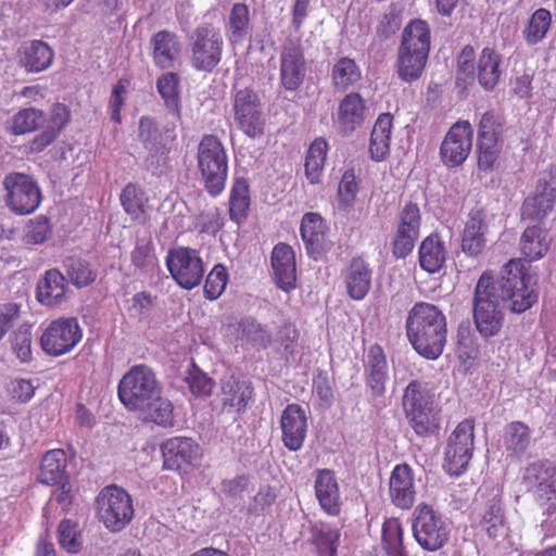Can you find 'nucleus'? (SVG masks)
<instances>
[{"instance_id":"nucleus-1","label":"nucleus","mask_w":556,"mask_h":556,"mask_svg":"<svg viewBox=\"0 0 556 556\" xmlns=\"http://www.w3.org/2000/svg\"><path fill=\"white\" fill-rule=\"evenodd\" d=\"M531 280L519 258H511L503 266L497 281L490 271L480 276L475 289L473 321L483 338L494 337L502 329L504 315L500 302H508L509 309L518 314L533 306L538 293Z\"/></svg>"},{"instance_id":"nucleus-2","label":"nucleus","mask_w":556,"mask_h":556,"mask_svg":"<svg viewBox=\"0 0 556 556\" xmlns=\"http://www.w3.org/2000/svg\"><path fill=\"white\" fill-rule=\"evenodd\" d=\"M117 393L127 409L141 413L144 419L162 427L174 425L173 404L162 397V388L148 366L129 369L121 379Z\"/></svg>"},{"instance_id":"nucleus-3","label":"nucleus","mask_w":556,"mask_h":556,"mask_svg":"<svg viewBox=\"0 0 556 556\" xmlns=\"http://www.w3.org/2000/svg\"><path fill=\"white\" fill-rule=\"evenodd\" d=\"M406 336L414 350L427 359H438L447 341V320L434 304L417 302L408 311Z\"/></svg>"},{"instance_id":"nucleus-4","label":"nucleus","mask_w":556,"mask_h":556,"mask_svg":"<svg viewBox=\"0 0 556 556\" xmlns=\"http://www.w3.org/2000/svg\"><path fill=\"white\" fill-rule=\"evenodd\" d=\"M402 404L405 417L418 437L427 438L439 433V410L421 382L413 380L407 384Z\"/></svg>"},{"instance_id":"nucleus-5","label":"nucleus","mask_w":556,"mask_h":556,"mask_svg":"<svg viewBox=\"0 0 556 556\" xmlns=\"http://www.w3.org/2000/svg\"><path fill=\"white\" fill-rule=\"evenodd\" d=\"M198 167L205 190L212 195H219L226 185L228 159L220 140L212 135L204 136L198 147Z\"/></svg>"},{"instance_id":"nucleus-6","label":"nucleus","mask_w":556,"mask_h":556,"mask_svg":"<svg viewBox=\"0 0 556 556\" xmlns=\"http://www.w3.org/2000/svg\"><path fill=\"white\" fill-rule=\"evenodd\" d=\"M526 490L533 495L543 514H556V464L540 459L528 464L521 476Z\"/></svg>"},{"instance_id":"nucleus-7","label":"nucleus","mask_w":556,"mask_h":556,"mask_svg":"<svg viewBox=\"0 0 556 556\" xmlns=\"http://www.w3.org/2000/svg\"><path fill=\"white\" fill-rule=\"evenodd\" d=\"M232 101L233 116L238 127L251 138L262 136L268 114L260 96L250 87H240L239 84H235Z\"/></svg>"},{"instance_id":"nucleus-8","label":"nucleus","mask_w":556,"mask_h":556,"mask_svg":"<svg viewBox=\"0 0 556 556\" xmlns=\"http://www.w3.org/2000/svg\"><path fill=\"white\" fill-rule=\"evenodd\" d=\"M412 531L419 546L428 552H437L447 544L451 529L442 515L431 505L419 504L413 514Z\"/></svg>"},{"instance_id":"nucleus-9","label":"nucleus","mask_w":556,"mask_h":556,"mask_svg":"<svg viewBox=\"0 0 556 556\" xmlns=\"http://www.w3.org/2000/svg\"><path fill=\"white\" fill-rule=\"evenodd\" d=\"M97 503L100 520L112 532L123 530L134 517L131 496L115 484L105 486L99 493Z\"/></svg>"},{"instance_id":"nucleus-10","label":"nucleus","mask_w":556,"mask_h":556,"mask_svg":"<svg viewBox=\"0 0 556 556\" xmlns=\"http://www.w3.org/2000/svg\"><path fill=\"white\" fill-rule=\"evenodd\" d=\"M190 62L197 71L212 72L220 62L224 39L218 28L202 25L190 37Z\"/></svg>"},{"instance_id":"nucleus-11","label":"nucleus","mask_w":556,"mask_h":556,"mask_svg":"<svg viewBox=\"0 0 556 556\" xmlns=\"http://www.w3.org/2000/svg\"><path fill=\"white\" fill-rule=\"evenodd\" d=\"M5 204L20 215L35 212L41 202V192L33 177L22 173H10L3 181Z\"/></svg>"},{"instance_id":"nucleus-12","label":"nucleus","mask_w":556,"mask_h":556,"mask_svg":"<svg viewBox=\"0 0 556 556\" xmlns=\"http://www.w3.org/2000/svg\"><path fill=\"white\" fill-rule=\"evenodd\" d=\"M475 422L471 419L460 421L447 440L444 453V468L451 476H460L467 470L472 457Z\"/></svg>"},{"instance_id":"nucleus-13","label":"nucleus","mask_w":556,"mask_h":556,"mask_svg":"<svg viewBox=\"0 0 556 556\" xmlns=\"http://www.w3.org/2000/svg\"><path fill=\"white\" fill-rule=\"evenodd\" d=\"M166 265L173 279L187 290L199 286L205 271L199 251L187 247L170 250Z\"/></svg>"},{"instance_id":"nucleus-14","label":"nucleus","mask_w":556,"mask_h":556,"mask_svg":"<svg viewBox=\"0 0 556 556\" xmlns=\"http://www.w3.org/2000/svg\"><path fill=\"white\" fill-rule=\"evenodd\" d=\"M556 201V173L545 169L540 174L535 192L525 199L521 206L523 220H542L553 210Z\"/></svg>"},{"instance_id":"nucleus-15","label":"nucleus","mask_w":556,"mask_h":556,"mask_svg":"<svg viewBox=\"0 0 556 556\" xmlns=\"http://www.w3.org/2000/svg\"><path fill=\"white\" fill-rule=\"evenodd\" d=\"M81 329L76 318L53 320L40 338L42 350L52 356H60L72 351L81 339Z\"/></svg>"},{"instance_id":"nucleus-16","label":"nucleus","mask_w":556,"mask_h":556,"mask_svg":"<svg viewBox=\"0 0 556 556\" xmlns=\"http://www.w3.org/2000/svg\"><path fill=\"white\" fill-rule=\"evenodd\" d=\"M473 129L468 121H458L451 126L441 146L440 157L447 167L460 166L472 148Z\"/></svg>"},{"instance_id":"nucleus-17","label":"nucleus","mask_w":556,"mask_h":556,"mask_svg":"<svg viewBox=\"0 0 556 556\" xmlns=\"http://www.w3.org/2000/svg\"><path fill=\"white\" fill-rule=\"evenodd\" d=\"M420 210L416 203L405 204L399 215V224L392 241V253L396 258L408 256L419 237Z\"/></svg>"},{"instance_id":"nucleus-18","label":"nucleus","mask_w":556,"mask_h":556,"mask_svg":"<svg viewBox=\"0 0 556 556\" xmlns=\"http://www.w3.org/2000/svg\"><path fill=\"white\" fill-rule=\"evenodd\" d=\"M164 468L182 470L193 466L201 457L199 444L190 438L175 437L165 441L162 446Z\"/></svg>"},{"instance_id":"nucleus-19","label":"nucleus","mask_w":556,"mask_h":556,"mask_svg":"<svg viewBox=\"0 0 556 556\" xmlns=\"http://www.w3.org/2000/svg\"><path fill=\"white\" fill-rule=\"evenodd\" d=\"M389 496L396 508L408 510L414 506L416 482L414 470L408 464H397L391 471Z\"/></svg>"},{"instance_id":"nucleus-20","label":"nucleus","mask_w":556,"mask_h":556,"mask_svg":"<svg viewBox=\"0 0 556 556\" xmlns=\"http://www.w3.org/2000/svg\"><path fill=\"white\" fill-rule=\"evenodd\" d=\"M300 231L308 255L314 260L321 258L327 249L326 220L318 213H306L302 218Z\"/></svg>"},{"instance_id":"nucleus-21","label":"nucleus","mask_w":556,"mask_h":556,"mask_svg":"<svg viewBox=\"0 0 556 556\" xmlns=\"http://www.w3.org/2000/svg\"><path fill=\"white\" fill-rule=\"evenodd\" d=\"M280 428L285 445L291 451L300 450L307 428L303 408L298 404L288 405L280 417Z\"/></svg>"},{"instance_id":"nucleus-22","label":"nucleus","mask_w":556,"mask_h":556,"mask_svg":"<svg viewBox=\"0 0 556 556\" xmlns=\"http://www.w3.org/2000/svg\"><path fill=\"white\" fill-rule=\"evenodd\" d=\"M365 381L372 396H382L388 381V363L382 346L375 343L369 346L365 363Z\"/></svg>"},{"instance_id":"nucleus-23","label":"nucleus","mask_w":556,"mask_h":556,"mask_svg":"<svg viewBox=\"0 0 556 556\" xmlns=\"http://www.w3.org/2000/svg\"><path fill=\"white\" fill-rule=\"evenodd\" d=\"M220 402L229 413L243 412L252 399L251 386L235 375L225 376L220 380Z\"/></svg>"},{"instance_id":"nucleus-24","label":"nucleus","mask_w":556,"mask_h":556,"mask_svg":"<svg viewBox=\"0 0 556 556\" xmlns=\"http://www.w3.org/2000/svg\"><path fill=\"white\" fill-rule=\"evenodd\" d=\"M372 270L362 257H353L344 273V283L349 296L355 301L363 300L371 288Z\"/></svg>"},{"instance_id":"nucleus-25","label":"nucleus","mask_w":556,"mask_h":556,"mask_svg":"<svg viewBox=\"0 0 556 556\" xmlns=\"http://www.w3.org/2000/svg\"><path fill=\"white\" fill-rule=\"evenodd\" d=\"M151 55L154 64L162 68H172L181 51L178 36L169 30H160L151 37Z\"/></svg>"},{"instance_id":"nucleus-26","label":"nucleus","mask_w":556,"mask_h":556,"mask_svg":"<svg viewBox=\"0 0 556 556\" xmlns=\"http://www.w3.org/2000/svg\"><path fill=\"white\" fill-rule=\"evenodd\" d=\"M503 58L493 47H484L477 60L475 74L478 83L485 91H492L498 85L503 71Z\"/></svg>"},{"instance_id":"nucleus-27","label":"nucleus","mask_w":556,"mask_h":556,"mask_svg":"<svg viewBox=\"0 0 556 556\" xmlns=\"http://www.w3.org/2000/svg\"><path fill=\"white\" fill-rule=\"evenodd\" d=\"M315 493L320 507L331 516L341 510L340 490L334 472L330 469H320L315 478Z\"/></svg>"},{"instance_id":"nucleus-28","label":"nucleus","mask_w":556,"mask_h":556,"mask_svg":"<svg viewBox=\"0 0 556 556\" xmlns=\"http://www.w3.org/2000/svg\"><path fill=\"white\" fill-rule=\"evenodd\" d=\"M365 110V100L359 93H349L341 100L338 108V125L343 135H351L363 125Z\"/></svg>"},{"instance_id":"nucleus-29","label":"nucleus","mask_w":556,"mask_h":556,"mask_svg":"<svg viewBox=\"0 0 556 556\" xmlns=\"http://www.w3.org/2000/svg\"><path fill=\"white\" fill-rule=\"evenodd\" d=\"M486 229L484 213L481 210L471 211L462 237V249L466 254L477 256L482 253L486 242Z\"/></svg>"},{"instance_id":"nucleus-30","label":"nucleus","mask_w":556,"mask_h":556,"mask_svg":"<svg viewBox=\"0 0 556 556\" xmlns=\"http://www.w3.org/2000/svg\"><path fill=\"white\" fill-rule=\"evenodd\" d=\"M393 115L381 113L372 127L369 139V155L375 162H382L390 155Z\"/></svg>"},{"instance_id":"nucleus-31","label":"nucleus","mask_w":556,"mask_h":556,"mask_svg":"<svg viewBox=\"0 0 556 556\" xmlns=\"http://www.w3.org/2000/svg\"><path fill=\"white\" fill-rule=\"evenodd\" d=\"M531 444V429L523 421L508 422L503 432V445L506 457L518 462L526 454Z\"/></svg>"},{"instance_id":"nucleus-32","label":"nucleus","mask_w":556,"mask_h":556,"mask_svg":"<svg viewBox=\"0 0 556 556\" xmlns=\"http://www.w3.org/2000/svg\"><path fill=\"white\" fill-rule=\"evenodd\" d=\"M446 247L438 233H430L420 243L418 250L419 266L428 274L442 269L446 261Z\"/></svg>"},{"instance_id":"nucleus-33","label":"nucleus","mask_w":556,"mask_h":556,"mask_svg":"<svg viewBox=\"0 0 556 556\" xmlns=\"http://www.w3.org/2000/svg\"><path fill=\"white\" fill-rule=\"evenodd\" d=\"M305 75L304 55L300 48L287 50L280 63V81L288 90L298 89Z\"/></svg>"},{"instance_id":"nucleus-34","label":"nucleus","mask_w":556,"mask_h":556,"mask_svg":"<svg viewBox=\"0 0 556 556\" xmlns=\"http://www.w3.org/2000/svg\"><path fill=\"white\" fill-rule=\"evenodd\" d=\"M67 457L63 450L54 448L45 453L41 459L38 480L43 484L62 483L68 480L66 475Z\"/></svg>"},{"instance_id":"nucleus-35","label":"nucleus","mask_w":556,"mask_h":556,"mask_svg":"<svg viewBox=\"0 0 556 556\" xmlns=\"http://www.w3.org/2000/svg\"><path fill=\"white\" fill-rule=\"evenodd\" d=\"M546 231L539 225L529 226L520 237V253L528 262L542 258L549 250Z\"/></svg>"},{"instance_id":"nucleus-36","label":"nucleus","mask_w":556,"mask_h":556,"mask_svg":"<svg viewBox=\"0 0 556 556\" xmlns=\"http://www.w3.org/2000/svg\"><path fill=\"white\" fill-rule=\"evenodd\" d=\"M66 285L64 276L56 269H50L37 286V299L45 305H56L65 300Z\"/></svg>"},{"instance_id":"nucleus-37","label":"nucleus","mask_w":556,"mask_h":556,"mask_svg":"<svg viewBox=\"0 0 556 556\" xmlns=\"http://www.w3.org/2000/svg\"><path fill=\"white\" fill-rule=\"evenodd\" d=\"M429 53L412 51L399 48L396 72L399 77L406 83L417 80L425 70Z\"/></svg>"},{"instance_id":"nucleus-38","label":"nucleus","mask_w":556,"mask_h":556,"mask_svg":"<svg viewBox=\"0 0 556 556\" xmlns=\"http://www.w3.org/2000/svg\"><path fill=\"white\" fill-rule=\"evenodd\" d=\"M404 50L430 51V28L422 20L410 21L403 29L402 41L400 47Z\"/></svg>"},{"instance_id":"nucleus-39","label":"nucleus","mask_w":556,"mask_h":556,"mask_svg":"<svg viewBox=\"0 0 556 556\" xmlns=\"http://www.w3.org/2000/svg\"><path fill=\"white\" fill-rule=\"evenodd\" d=\"M47 122L46 114L36 108H26L16 112L8 122L7 130L13 135L36 131Z\"/></svg>"},{"instance_id":"nucleus-40","label":"nucleus","mask_w":556,"mask_h":556,"mask_svg":"<svg viewBox=\"0 0 556 556\" xmlns=\"http://www.w3.org/2000/svg\"><path fill=\"white\" fill-rule=\"evenodd\" d=\"M53 60V51L41 40L31 41L23 50L21 63L27 72L39 73L47 70Z\"/></svg>"},{"instance_id":"nucleus-41","label":"nucleus","mask_w":556,"mask_h":556,"mask_svg":"<svg viewBox=\"0 0 556 556\" xmlns=\"http://www.w3.org/2000/svg\"><path fill=\"white\" fill-rule=\"evenodd\" d=\"M480 527L492 540H503L507 535V523L501 501H491L481 517Z\"/></svg>"},{"instance_id":"nucleus-42","label":"nucleus","mask_w":556,"mask_h":556,"mask_svg":"<svg viewBox=\"0 0 556 556\" xmlns=\"http://www.w3.org/2000/svg\"><path fill=\"white\" fill-rule=\"evenodd\" d=\"M381 544L388 556H408L404 545V529L400 519L388 518L382 523Z\"/></svg>"},{"instance_id":"nucleus-43","label":"nucleus","mask_w":556,"mask_h":556,"mask_svg":"<svg viewBox=\"0 0 556 556\" xmlns=\"http://www.w3.org/2000/svg\"><path fill=\"white\" fill-rule=\"evenodd\" d=\"M362 78L357 63L348 56L340 58L332 66L331 80L334 89L345 91Z\"/></svg>"},{"instance_id":"nucleus-44","label":"nucleus","mask_w":556,"mask_h":556,"mask_svg":"<svg viewBox=\"0 0 556 556\" xmlns=\"http://www.w3.org/2000/svg\"><path fill=\"white\" fill-rule=\"evenodd\" d=\"M552 14L545 8L536 9L526 24L522 36L528 46H535L542 42L549 31Z\"/></svg>"},{"instance_id":"nucleus-45","label":"nucleus","mask_w":556,"mask_h":556,"mask_svg":"<svg viewBox=\"0 0 556 556\" xmlns=\"http://www.w3.org/2000/svg\"><path fill=\"white\" fill-rule=\"evenodd\" d=\"M328 143L324 138H316L308 148L305 159V176L311 184H318L323 176L327 157Z\"/></svg>"},{"instance_id":"nucleus-46","label":"nucleus","mask_w":556,"mask_h":556,"mask_svg":"<svg viewBox=\"0 0 556 556\" xmlns=\"http://www.w3.org/2000/svg\"><path fill=\"white\" fill-rule=\"evenodd\" d=\"M250 208L249 185L244 178H237L230 190L229 217L240 225L247 217Z\"/></svg>"},{"instance_id":"nucleus-47","label":"nucleus","mask_w":556,"mask_h":556,"mask_svg":"<svg viewBox=\"0 0 556 556\" xmlns=\"http://www.w3.org/2000/svg\"><path fill=\"white\" fill-rule=\"evenodd\" d=\"M505 119L494 111H486L480 117L477 141H504Z\"/></svg>"},{"instance_id":"nucleus-48","label":"nucleus","mask_w":556,"mask_h":556,"mask_svg":"<svg viewBox=\"0 0 556 556\" xmlns=\"http://www.w3.org/2000/svg\"><path fill=\"white\" fill-rule=\"evenodd\" d=\"M228 30L232 43L241 42L249 36L250 11L247 4L232 5L228 18Z\"/></svg>"},{"instance_id":"nucleus-49","label":"nucleus","mask_w":556,"mask_h":556,"mask_svg":"<svg viewBox=\"0 0 556 556\" xmlns=\"http://www.w3.org/2000/svg\"><path fill=\"white\" fill-rule=\"evenodd\" d=\"M175 137L174 129L167 128L160 143H153V146L147 147L150 151L146 160L147 169L152 173H161L163 168L166 167L168 161L167 154L169 152L167 144L173 142Z\"/></svg>"},{"instance_id":"nucleus-50","label":"nucleus","mask_w":556,"mask_h":556,"mask_svg":"<svg viewBox=\"0 0 556 556\" xmlns=\"http://www.w3.org/2000/svg\"><path fill=\"white\" fill-rule=\"evenodd\" d=\"M504 141H477L478 168L489 173L498 167Z\"/></svg>"},{"instance_id":"nucleus-51","label":"nucleus","mask_w":556,"mask_h":556,"mask_svg":"<svg viewBox=\"0 0 556 556\" xmlns=\"http://www.w3.org/2000/svg\"><path fill=\"white\" fill-rule=\"evenodd\" d=\"M296 287V263L293 249L280 243V290L289 292Z\"/></svg>"},{"instance_id":"nucleus-52","label":"nucleus","mask_w":556,"mask_h":556,"mask_svg":"<svg viewBox=\"0 0 556 556\" xmlns=\"http://www.w3.org/2000/svg\"><path fill=\"white\" fill-rule=\"evenodd\" d=\"M124 211L132 220H144L143 192L135 185L128 184L121 193Z\"/></svg>"},{"instance_id":"nucleus-53","label":"nucleus","mask_w":556,"mask_h":556,"mask_svg":"<svg viewBox=\"0 0 556 556\" xmlns=\"http://www.w3.org/2000/svg\"><path fill=\"white\" fill-rule=\"evenodd\" d=\"M131 264L138 269H149L154 266L156 257L150 236L137 237L130 254Z\"/></svg>"},{"instance_id":"nucleus-54","label":"nucleus","mask_w":556,"mask_h":556,"mask_svg":"<svg viewBox=\"0 0 556 556\" xmlns=\"http://www.w3.org/2000/svg\"><path fill=\"white\" fill-rule=\"evenodd\" d=\"M64 266L68 278L77 288L86 287L96 279V274L90 268V265L84 260L68 257L65 261Z\"/></svg>"},{"instance_id":"nucleus-55","label":"nucleus","mask_w":556,"mask_h":556,"mask_svg":"<svg viewBox=\"0 0 556 556\" xmlns=\"http://www.w3.org/2000/svg\"><path fill=\"white\" fill-rule=\"evenodd\" d=\"M228 280V274L225 266L217 264L208 273L205 285L204 294L208 300H216L225 291Z\"/></svg>"},{"instance_id":"nucleus-56","label":"nucleus","mask_w":556,"mask_h":556,"mask_svg":"<svg viewBox=\"0 0 556 556\" xmlns=\"http://www.w3.org/2000/svg\"><path fill=\"white\" fill-rule=\"evenodd\" d=\"M12 350L23 363L31 358V329L28 325H21L12 334Z\"/></svg>"},{"instance_id":"nucleus-57","label":"nucleus","mask_w":556,"mask_h":556,"mask_svg":"<svg viewBox=\"0 0 556 556\" xmlns=\"http://www.w3.org/2000/svg\"><path fill=\"white\" fill-rule=\"evenodd\" d=\"M58 536L60 545L68 553H77L81 547L77 525L65 519L62 520L58 528Z\"/></svg>"},{"instance_id":"nucleus-58","label":"nucleus","mask_w":556,"mask_h":556,"mask_svg":"<svg viewBox=\"0 0 556 556\" xmlns=\"http://www.w3.org/2000/svg\"><path fill=\"white\" fill-rule=\"evenodd\" d=\"M340 534L337 530L320 529L315 533L317 556H337Z\"/></svg>"},{"instance_id":"nucleus-59","label":"nucleus","mask_w":556,"mask_h":556,"mask_svg":"<svg viewBox=\"0 0 556 556\" xmlns=\"http://www.w3.org/2000/svg\"><path fill=\"white\" fill-rule=\"evenodd\" d=\"M313 393L325 403L330 406L333 402V388L328 372L325 370H318L313 377Z\"/></svg>"},{"instance_id":"nucleus-60","label":"nucleus","mask_w":556,"mask_h":556,"mask_svg":"<svg viewBox=\"0 0 556 556\" xmlns=\"http://www.w3.org/2000/svg\"><path fill=\"white\" fill-rule=\"evenodd\" d=\"M358 191V184L356 180V176L354 169H348L342 175V178L339 184V199L346 205H351L355 200L356 193Z\"/></svg>"},{"instance_id":"nucleus-61","label":"nucleus","mask_w":556,"mask_h":556,"mask_svg":"<svg viewBox=\"0 0 556 556\" xmlns=\"http://www.w3.org/2000/svg\"><path fill=\"white\" fill-rule=\"evenodd\" d=\"M157 90L162 98L170 105L176 106L178 93V77L174 73H167L157 80Z\"/></svg>"},{"instance_id":"nucleus-62","label":"nucleus","mask_w":556,"mask_h":556,"mask_svg":"<svg viewBox=\"0 0 556 556\" xmlns=\"http://www.w3.org/2000/svg\"><path fill=\"white\" fill-rule=\"evenodd\" d=\"M35 390L36 387L31 380L24 378L13 379L8 387V391L12 399L21 403L30 401L35 394Z\"/></svg>"},{"instance_id":"nucleus-63","label":"nucleus","mask_w":556,"mask_h":556,"mask_svg":"<svg viewBox=\"0 0 556 556\" xmlns=\"http://www.w3.org/2000/svg\"><path fill=\"white\" fill-rule=\"evenodd\" d=\"M187 383L193 394L202 396L210 395L214 388L213 380L198 369L190 371Z\"/></svg>"},{"instance_id":"nucleus-64","label":"nucleus","mask_w":556,"mask_h":556,"mask_svg":"<svg viewBox=\"0 0 556 556\" xmlns=\"http://www.w3.org/2000/svg\"><path fill=\"white\" fill-rule=\"evenodd\" d=\"M20 317V305L16 303H5L0 305V341L11 329L13 324Z\"/></svg>"}]
</instances>
